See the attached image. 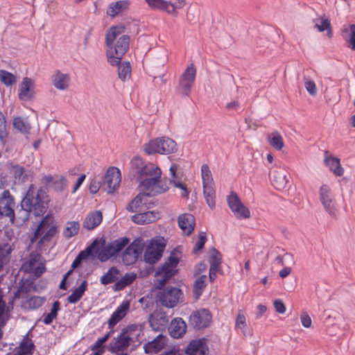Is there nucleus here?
<instances>
[{"label":"nucleus","mask_w":355,"mask_h":355,"mask_svg":"<svg viewBox=\"0 0 355 355\" xmlns=\"http://www.w3.org/2000/svg\"><path fill=\"white\" fill-rule=\"evenodd\" d=\"M229 208L238 219H247L250 217V211L241 202L240 198L235 192H231L227 197Z\"/></svg>","instance_id":"obj_13"},{"label":"nucleus","mask_w":355,"mask_h":355,"mask_svg":"<svg viewBox=\"0 0 355 355\" xmlns=\"http://www.w3.org/2000/svg\"><path fill=\"white\" fill-rule=\"evenodd\" d=\"M212 319L210 311L206 309H200L193 311L189 317V322L195 329H201L207 327Z\"/></svg>","instance_id":"obj_15"},{"label":"nucleus","mask_w":355,"mask_h":355,"mask_svg":"<svg viewBox=\"0 0 355 355\" xmlns=\"http://www.w3.org/2000/svg\"><path fill=\"white\" fill-rule=\"evenodd\" d=\"M8 135L6 117L0 111V143L3 146H6L8 141Z\"/></svg>","instance_id":"obj_45"},{"label":"nucleus","mask_w":355,"mask_h":355,"mask_svg":"<svg viewBox=\"0 0 355 355\" xmlns=\"http://www.w3.org/2000/svg\"><path fill=\"white\" fill-rule=\"evenodd\" d=\"M35 345L33 340L28 336H24L14 355H33Z\"/></svg>","instance_id":"obj_29"},{"label":"nucleus","mask_w":355,"mask_h":355,"mask_svg":"<svg viewBox=\"0 0 355 355\" xmlns=\"http://www.w3.org/2000/svg\"><path fill=\"white\" fill-rule=\"evenodd\" d=\"M151 196L148 192L143 191L139 193L134 199H132L126 206V209L130 212H140L147 208L148 198ZM152 196H153L152 195Z\"/></svg>","instance_id":"obj_18"},{"label":"nucleus","mask_w":355,"mask_h":355,"mask_svg":"<svg viewBox=\"0 0 355 355\" xmlns=\"http://www.w3.org/2000/svg\"><path fill=\"white\" fill-rule=\"evenodd\" d=\"M120 275V271L116 266H112L101 277L100 282L102 285H107L116 282Z\"/></svg>","instance_id":"obj_33"},{"label":"nucleus","mask_w":355,"mask_h":355,"mask_svg":"<svg viewBox=\"0 0 355 355\" xmlns=\"http://www.w3.org/2000/svg\"><path fill=\"white\" fill-rule=\"evenodd\" d=\"M98 245V241L94 240L92 244L88 246L85 250H82L76 257L74 261H73L71 269L64 275L63 278L67 279L68 277L72 272V271L78 268L83 260L87 259L89 256L92 254V250L95 248V247Z\"/></svg>","instance_id":"obj_21"},{"label":"nucleus","mask_w":355,"mask_h":355,"mask_svg":"<svg viewBox=\"0 0 355 355\" xmlns=\"http://www.w3.org/2000/svg\"><path fill=\"white\" fill-rule=\"evenodd\" d=\"M15 202L13 196L9 190H4L0 195V211L2 213V217L9 218L11 223H14L15 219Z\"/></svg>","instance_id":"obj_14"},{"label":"nucleus","mask_w":355,"mask_h":355,"mask_svg":"<svg viewBox=\"0 0 355 355\" xmlns=\"http://www.w3.org/2000/svg\"><path fill=\"white\" fill-rule=\"evenodd\" d=\"M34 87L35 83L31 78L28 77L24 78L19 86V98L21 101L31 99L34 95Z\"/></svg>","instance_id":"obj_20"},{"label":"nucleus","mask_w":355,"mask_h":355,"mask_svg":"<svg viewBox=\"0 0 355 355\" xmlns=\"http://www.w3.org/2000/svg\"><path fill=\"white\" fill-rule=\"evenodd\" d=\"M15 177L24 182L28 180V172L23 167H18L15 170Z\"/></svg>","instance_id":"obj_58"},{"label":"nucleus","mask_w":355,"mask_h":355,"mask_svg":"<svg viewBox=\"0 0 355 355\" xmlns=\"http://www.w3.org/2000/svg\"><path fill=\"white\" fill-rule=\"evenodd\" d=\"M314 26L318 31L322 32L324 31H329V35L331 33V24L327 18L318 17L313 19Z\"/></svg>","instance_id":"obj_47"},{"label":"nucleus","mask_w":355,"mask_h":355,"mask_svg":"<svg viewBox=\"0 0 355 355\" xmlns=\"http://www.w3.org/2000/svg\"><path fill=\"white\" fill-rule=\"evenodd\" d=\"M285 259H289L291 262L294 263L293 256L290 253H286L283 256H281V255L277 256L275 259V261H276L277 263H278L281 266H284V260Z\"/></svg>","instance_id":"obj_61"},{"label":"nucleus","mask_w":355,"mask_h":355,"mask_svg":"<svg viewBox=\"0 0 355 355\" xmlns=\"http://www.w3.org/2000/svg\"><path fill=\"white\" fill-rule=\"evenodd\" d=\"M141 330L137 324H130L122 329L120 335L127 339L130 343L135 344L139 340Z\"/></svg>","instance_id":"obj_30"},{"label":"nucleus","mask_w":355,"mask_h":355,"mask_svg":"<svg viewBox=\"0 0 355 355\" xmlns=\"http://www.w3.org/2000/svg\"><path fill=\"white\" fill-rule=\"evenodd\" d=\"M137 278L135 272H127L119 279H118L114 286L115 291H119L123 290L126 286L130 285Z\"/></svg>","instance_id":"obj_34"},{"label":"nucleus","mask_w":355,"mask_h":355,"mask_svg":"<svg viewBox=\"0 0 355 355\" xmlns=\"http://www.w3.org/2000/svg\"><path fill=\"white\" fill-rule=\"evenodd\" d=\"M148 6L153 10H159L167 12L168 5L166 0H145Z\"/></svg>","instance_id":"obj_50"},{"label":"nucleus","mask_w":355,"mask_h":355,"mask_svg":"<svg viewBox=\"0 0 355 355\" xmlns=\"http://www.w3.org/2000/svg\"><path fill=\"white\" fill-rule=\"evenodd\" d=\"M304 86L310 95L315 96L317 94V88L315 83L313 80H306Z\"/></svg>","instance_id":"obj_60"},{"label":"nucleus","mask_w":355,"mask_h":355,"mask_svg":"<svg viewBox=\"0 0 355 355\" xmlns=\"http://www.w3.org/2000/svg\"><path fill=\"white\" fill-rule=\"evenodd\" d=\"M57 232L58 227L54 223L53 216L52 214H48L38 225L33 236L31 238V242H35L40 237H41L40 243L49 241Z\"/></svg>","instance_id":"obj_8"},{"label":"nucleus","mask_w":355,"mask_h":355,"mask_svg":"<svg viewBox=\"0 0 355 355\" xmlns=\"http://www.w3.org/2000/svg\"><path fill=\"white\" fill-rule=\"evenodd\" d=\"M131 345L132 343L119 334L110 342L109 351L116 355H123V354L128 355V349Z\"/></svg>","instance_id":"obj_19"},{"label":"nucleus","mask_w":355,"mask_h":355,"mask_svg":"<svg viewBox=\"0 0 355 355\" xmlns=\"http://www.w3.org/2000/svg\"><path fill=\"white\" fill-rule=\"evenodd\" d=\"M13 127L23 133L28 132L31 128L29 124L20 116L14 119Z\"/></svg>","instance_id":"obj_53"},{"label":"nucleus","mask_w":355,"mask_h":355,"mask_svg":"<svg viewBox=\"0 0 355 355\" xmlns=\"http://www.w3.org/2000/svg\"><path fill=\"white\" fill-rule=\"evenodd\" d=\"M167 13L173 16L178 15V10L182 9L186 5V0H171L167 1Z\"/></svg>","instance_id":"obj_46"},{"label":"nucleus","mask_w":355,"mask_h":355,"mask_svg":"<svg viewBox=\"0 0 355 355\" xmlns=\"http://www.w3.org/2000/svg\"><path fill=\"white\" fill-rule=\"evenodd\" d=\"M324 162L336 175L341 176L343 175L344 169L340 165L339 159L332 156H325Z\"/></svg>","instance_id":"obj_36"},{"label":"nucleus","mask_w":355,"mask_h":355,"mask_svg":"<svg viewBox=\"0 0 355 355\" xmlns=\"http://www.w3.org/2000/svg\"><path fill=\"white\" fill-rule=\"evenodd\" d=\"M87 288V282L84 280L80 286L76 288L67 297V301L70 304L77 303L83 296Z\"/></svg>","instance_id":"obj_35"},{"label":"nucleus","mask_w":355,"mask_h":355,"mask_svg":"<svg viewBox=\"0 0 355 355\" xmlns=\"http://www.w3.org/2000/svg\"><path fill=\"white\" fill-rule=\"evenodd\" d=\"M202 187L214 186V179L209 166L202 164L200 169Z\"/></svg>","instance_id":"obj_42"},{"label":"nucleus","mask_w":355,"mask_h":355,"mask_svg":"<svg viewBox=\"0 0 355 355\" xmlns=\"http://www.w3.org/2000/svg\"><path fill=\"white\" fill-rule=\"evenodd\" d=\"M139 187L148 195L157 196L166 192L168 187L162 180V170L153 163H148L140 171Z\"/></svg>","instance_id":"obj_3"},{"label":"nucleus","mask_w":355,"mask_h":355,"mask_svg":"<svg viewBox=\"0 0 355 355\" xmlns=\"http://www.w3.org/2000/svg\"><path fill=\"white\" fill-rule=\"evenodd\" d=\"M45 302V298L40 296H32L28 298L23 306L29 309H36L41 307Z\"/></svg>","instance_id":"obj_43"},{"label":"nucleus","mask_w":355,"mask_h":355,"mask_svg":"<svg viewBox=\"0 0 355 355\" xmlns=\"http://www.w3.org/2000/svg\"><path fill=\"white\" fill-rule=\"evenodd\" d=\"M179 348L177 347H171L169 349L164 351L159 355H179Z\"/></svg>","instance_id":"obj_64"},{"label":"nucleus","mask_w":355,"mask_h":355,"mask_svg":"<svg viewBox=\"0 0 355 355\" xmlns=\"http://www.w3.org/2000/svg\"><path fill=\"white\" fill-rule=\"evenodd\" d=\"M268 141L272 148L278 150H281L284 146L283 137L277 131L268 135Z\"/></svg>","instance_id":"obj_41"},{"label":"nucleus","mask_w":355,"mask_h":355,"mask_svg":"<svg viewBox=\"0 0 355 355\" xmlns=\"http://www.w3.org/2000/svg\"><path fill=\"white\" fill-rule=\"evenodd\" d=\"M319 198L324 210L334 218H336L339 213V206L336 202L335 196L330 187L323 184L319 190Z\"/></svg>","instance_id":"obj_9"},{"label":"nucleus","mask_w":355,"mask_h":355,"mask_svg":"<svg viewBox=\"0 0 355 355\" xmlns=\"http://www.w3.org/2000/svg\"><path fill=\"white\" fill-rule=\"evenodd\" d=\"M130 6L128 0L118 1L109 5L106 13L107 15L114 17L122 11L125 10Z\"/></svg>","instance_id":"obj_32"},{"label":"nucleus","mask_w":355,"mask_h":355,"mask_svg":"<svg viewBox=\"0 0 355 355\" xmlns=\"http://www.w3.org/2000/svg\"><path fill=\"white\" fill-rule=\"evenodd\" d=\"M144 239L137 237L128 246L127 245L121 257L123 264L130 266L135 263L144 250Z\"/></svg>","instance_id":"obj_10"},{"label":"nucleus","mask_w":355,"mask_h":355,"mask_svg":"<svg viewBox=\"0 0 355 355\" xmlns=\"http://www.w3.org/2000/svg\"><path fill=\"white\" fill-rule=\"evenodd\" d=\"M96 240L98 245L92 250V253H95L101 262H105L116 256L130 243V239L128 237H120L107 243L104 239Z\"/></svg>","instance_id":"obj_4"},{"label":"nucleus","mask_w":355,"mask_h":355,"mask_svg":"<svg viewBox=\"0 0 355 355\" xmlns=\"http://www.w3.org/2000/svg\"><path fill=\"white\" fill-rule=\"evenodd\" d=\"M12 248L9 243H3L0 245V263L3 264L10 259Z\"/></svg>","instance_id":"obj_51"},{"label":"nucleus","mask_w":355,"mask_h":355,"mask_svg":"<svg viewBox=\"0 0 355 355\" xmlns=\"http://www.w3.org/2000/svg\"><path fill=\"white\" fill-rule=\"evenodd\" d=\"M178 225L185 235H190L195 227L194 216L190 214H181L178 217Z\"/></svg>","instance_id":"obj_24"},{"label":"nucleus","mask_w":355,"mask_h":355,"mask_svg":"<svg viewBox=\"0 0 355 355\" xmlns=\"http://www.w3.org/2000/svg\"><path fill=\"white\" fill-rule=\"evenodd\" d=\"M168 331L171 337L181 338L187 331V324L181 318H176L171 321Z\"/></svg>","instance_id":"obj_25"},{"label":"nucleus","mask_w":355,"mask_h":355,"mask_svg":"<svg viewBox=\"0 0 355 355\" xmlns=\"http://www.w3.org/2000/svg\"><path fill=\"white\" fill-rule=\"evenodd\" d=\"M160 218V213L157 211H144L138 213L132 216V220L136 224L145 225L154 223Z\"/></svg>","instance_id":"obj_22"},{"label":"nucleus","mask_w":355,"mask_h":355,"mask_svg":"<svg viewBox=\"0 0 355 355\" xmlns=\"http://www.w3.org/2000/svg\"><path fill=\"white\" fill-rule=\"evenodd\" d=\"M0 81L6 86H11L17 82V78L12 73L6 70H0Z\"/></svg>","instance_id":"obj_49"},{"label":"nucleus","mask_w":355,"mask_h":355,"mask_svg":"<svg viewBox=\"0 0 355 355\" xmlns=\"http://www.w3.org/2000/svg\"><path fill=\"white\" fill-rule=\"evenodd\" d=\"M121 181L120 170L114 166L109 168L105 175V183L108 193H113L119 187Z\"/></svg>","instance_id":"obj_16"},{"label":"nucleus","mask_w":355,"mask_h":355,"mask_svg":"<svg viewBox=\"0 0 355 355\" xmlns=\"http://www.w3.org/2000/svg\"><path fill=\"white\" fill-rule=\"evenodd\" d=\"M246 319L244 313L239 311L238 315L236 316L235 327L236 328H239L241 330L243 335H245L246 333Z\"/></svg>","instance_id":"obj_55"},{"label":"nucleus","mask_w":355,"mask_h":355,"mask_svg":"<svg viewBox=\"0 0 355 355\" xmlns=\"http://www.w3.org/2000/svg\"><path fill=\"white\" fill-rule=\"evenodd\" d=\"M178 150L176 142L167 137H157L144 145V152L147 155L159 153L168 155Z\"/></svg>","instance_id":"obj_6"},{"label":"nucleus","mask_w":355,"mask_h":355,"mask_svg":"<svg viewBox=\"0 0 355 355\" xmlns=\"http://www.w3.org/2000/svg\"><path fill=\"white\" fill-rule=\"evenodd\" d=\"M202 188L204 197L207 205L211 209H214L216 206V191L214 186H204Z\"/></svg>","instance_id":"obj_39"},{"label":"nucleus","mask_w":355,"mask_h":355,"mask_svg":"<svg viewBox=\"0 0 355 355\" xmlns=\"http://www.w3.org/2000/svg\"><path fill=\"white\" fill-rule=\"evenodd\" d=\"M45 270L46 268L44 263L41 262L40 263L37 264L33 270L28 271L27 273L33 275L35 278H38L45 272Z\"/></svg>","instance_id":"obj_57"},{"label":"nucleus","mask_w":355,"mask_h":355,"mask_svg":"<svg viewBox=\"0 0 355 355\" xmlns=\"http://www.w3.org/2000/svg\"><path fill=\"white\" fill-rule=\"evenodd\" d=\"M52 84L58 90L68 89L70 83V76L67 73H63L56 71L51 78Z\"/></svg>","instance_id":"obj_26"},{"label":"nucleus","mask_w":355,"mask_h":355,"mask_svg":"<svg viewBox=\"0 0 355 355\" xmlns=\"http://www.w3.org/2000/svg\"><path fill=\"white\" fill-rule=\"evenodd\" d=\"M300 319H301L302 324L304 327L309 328L311 326V324H312L311 318L306 313H303L300 316Z\"/></svg>","instance_id":"obj_63"},{"label":"nucleus","mask_w":355,"mask_h":355,"mask_svg":"<svg viewBox=\"0 0 355 355\" xmlns=\"http://www.w3.org/2000/svg\"><path fill=\"white\" fill-rule=\"evenodd\" d=\"M40 255L37 253L32 252L29 254L27 260L22 264V269L25 272L31 271L37 264L40 263Z\"/></svg>","instance_id":"obj_38"},{"label":"nucleus","mask_w":355,"mask_h":355,"mask_svg":"<svg viewBox=\"0 0 355 355\" xmlns=\"http://www.w3.org/2000/svg\"><path fill=\"white\" fill-rule=\"evenodd\" d=\"M271 181L273 186L278 190L284 189L288 182L286 175L282 171H275Z\"/></svg>","instance_id":"obj_37"},{"label":"nucleus","mask_w":355,"mask_h":355,"mask_svg":"<svg viewBox=\"0 0 355 355\" xmlns=\"http://www.w3.org/2000/svg\"><path fill=\"white\" fill-rule=\"evenodd\" d=\"M102 220L103 215L100 211H92L85 218L83 225L85 229L92 230L98 226Z\"/></svg>","instance_id":"obj_27"},{"label":"nucleus","mask_w":355,"mask_h":355,"mask_svg":"<svg viewBox=\"0 0 355 355\" xmlns=\"http://www.w3.org/2000/svg\"><path fill=\"white\" fill-rule=\"evenodd\" d=\"M208 347L204 340H192L188 345L186 353L188 355H206Z\"/></svg>","instance_id":"obj_28"},{"label":"nucleus","mask_w":355,"mask_h":355,"mask_svg":"<svg viewBox=\"0 0 355 355\" xmlns=\"http://www.w3.org/2000/svg\"><path fill=\"white\" fill-rule=\"evenodd\" d=\"M349 35L347 40L351 49L355 51V24H352L349 28Z\"/></svg>","instance_id":"obj_59"},{"label":"nucleus","mask_w":355,"mask_h":355,"mask_svg":"<svg viewBox=\"0 0 355 355\" xmlns=\"http://www.w3.org/2000/svg\"><path fill=\"white\" fill-rule=\"evenodd\" d=\"M166 246L164 237L157 236L150 239L144 247V261L150 265L157 263L162 259Z\"/></svg>","instance_id":"obj_5"},{"label":"nucleus","mask_w":355,"mask_h":355,"mask_svg":"<svg viewBox=\"0 0 355 355\" xmlns=\"http://www.w3.org/2000/svg\"><path fill=\"white\" fill-rule=\"evenodd\" d=\"M131 67L129 62H123L119 66L118 74L122 81H125L130 77Z\"/></svg>","instance_id":"obj_52"},{"label":"nucleus","mask_w":355,"mask_h":355,"mask_svg":"<svg viewBox=\"0 0 355 355\" xmlns=\"http://www.w3.org/2000/svg\"><path fill=\"white\" fill-rule=\"evenodd\" d=\"M182 292L176 287L168 288L160 291L157 301L166 308L175 307L182 298Z\"/></svg>","instance_id":"obj_11"},{"label":"nucleus","mask_w":355,"mask_h":355,"mask_svg":"<svg viewBox=\"0 0 355 355\" xmlns=\"http://www.w3.org/2000/svg\"><path fill=\"white\" fill-rule=\"evenodd\" d=\"M274 307L275 311L280 313L284 314L286 312V306L284 304L283 301L281 300H275L273 302Z\"/></svg>","instance_id":"obj_62"},{"label":"nucleus","mask_w":355,"mask_h":355,"mask_svg":"<svg viewBox=\"0 0 355 355\" xmlns=\"http://www.w3.org/2000/svg\"><path fill=\"white\" fill-rule=\"evenodd\" d=\"M166 345V337L159 335L153 340L144 345V350L146 354H157L162 351Z\"/></svg>","instance_id":"obj_23"},{"label":"nucleus","mask_w":355,"mask_h":355,"mask_svg":"<svg viewBox=\"0 0 355 355\" xmlns=\"http://www.w3.org/2000/svg\"><path fill=\"white\" fill-rule=\"evenodd\" d=\"M49 200L45 189L41 187L36 191L35 185L30 184L21 202L19 212L23 213L21 220H28L31 211L37 216H42L49 207Z\"/></svg>","instance_id":"obj_2"},{"label":"nucleus","mask_w":355,"mask_h":355,"mask_svg":"<svg viewBox=\"0 0 355 355\" xmlns=\"http://www.w3.org/2000/svg\"><path fill=\"white\" fill-rule=\"evenodd\" d=\"M114 330H110L105 336L96 340L94 344L91 347V350L93 352L103 351L105 353L104 343L107 341L110 336L113 334Z\"/></svg>","instance_id":"obj_48"},{"label":"nucleus","mask_w":355,"mask_h":355,"mask_svg":"<svg viewBox=\"0 0 355 355\" xmlns=\"http://www.w3.org/2000/svg\"><path fill=\"white\" fill-rule=\"evenodd\" d=\"M207 241V236L205 232H200L198 236V239L196 242L195 245L193 249V252L194 253H197L200 250H201Z\"/></svg>","instance_id":"obj_56"},{"label":"nucleus","mask_w":355,"mask_h":355,"mask_svg":"<svg viewBox=\"0 0 355 355\" xmlns=\"http://www.w3.org/2000/svg\"><path fill=\"white\" fill-rule=\"evenodd\" d=\"M130 309V302L124 300L117 307L115 311L111 315L107 321V326L110 330H114L116 324L119 322L128 313Z\"/></svg>","instance_id":"obj_17"},{"label":"nucleus","mask_w":355,"mask_h":355,"mask_svg":"<svg viewBox=\"0 0 355 355\" xmlns=\"http://www.w3.org/2000/svg\"><path fill=\"white\" fill-rule=\"evenodd\" d=\"M196 69L193 64L189 65L181 75L179 80L178 92L183 96H188L194 84Z\"/></svg>","instance_id":"obj_12"},{"label":"nucleus","mask_w":355,"mask_h":355,"mask_svg":"<svg viewBox=\"0 0 355 355\" xmlns=\"http://www.w3.org/2000/svg\"><path fill=\"white\" fill-rule=\"evenodd\" d=\"M107 46V57L108 62L112 65H119L123 55L129 48L130 37L125 34V27L116 26L110 27L105 37Z\"/></svg>","instance_id":"obj_1"},{"label":"nucleus","mask_w":355,"mask_h":355,"mask_svg":"<svg viewBox=\"0 0 355 355\" xmlns=\"http://www.w3.org/2000/svg\"><path fill=\"white\" fill-rule=\"evenodd\" d=\"M207 277L205 275L197 276L193 284V294L196 300H198L207 287Z\"/></svg>","instance_id":"obj_31"},{"label":"nucleus","mask_w":355,"mask_h":355,"mask_svg":"<svg viewBox=\"0 0 355 355\" xmlns=\"http://www.w3.org/2000/svg\"><path fill=\"white\" fill-rule=\"evenodd\" d=\"M179 259L171 255L155 272V286L161 289L166 283L175 275Z\"/></svg>","instance_id":"obj_7"},{"label":"nucleus","mask_w":355,"mask_h":355,"mask_svg":"<svg viewBox=\"0 0 355 355\" xmlns=\"http://www.w3.org/2000/svg\"><path fill=\"white\" fill-rule=\"evenodd\" d=\"M65 182V178L58 175H52L51 174L45 175L41 179V184L44 187L55 186L59 182Z\"/></svg>","instance_id":"obj_44"},{"label":"nucleus","mask_w":355,"mask_h":355,"mask_svg":"<svg viewBox=\"0 0 355 355\" xmlns=\"http://www.w3.org/2000/svg\"><path fill=\"white\" fill-rule=\"evenodd\" d=\"M145 165L143 159L138 156L134 157L130 161L131 168L136 171L138 176L140 175V171L143 170Z\"/></svg>","instance_id":"obj_54"},{"label":"nucleus","mask_w":355,"mask_h":355,"mask_svg":"<svg viewBox=\"0 0 355 355\" xmlns=\"http://www.w3.org/2000/svg\"><path fill=\"white\" fill-rule=\"evenodd\" d=\"M79 228L80 224L78 221H69L63 229L62 235L66 239H70L78 233Z\"/></svg>","instance_id":"obj_40"}]
</instances>
